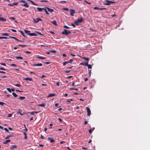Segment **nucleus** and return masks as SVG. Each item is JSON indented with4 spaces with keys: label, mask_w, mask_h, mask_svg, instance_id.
Returning <instances> with one entry per match:
<instances>
[{
    "label": "nucleus",
    "mask_w": 150,
    "mask_h": 150,
    "mask_svg": "<svg viewBox=\"0 0 150 150\" xmlns=\"http://www.w3.org/2000/svg\"><path fill=\"white\" fill-rule=\"evenodd\" d=\"M36 32L38 34H39L40 35H43L42 34H41V33L40 32H37V31H36Z\"/></svg>",
    "instance_id": "bf43d9fd"
},
{
    "label": "nucleus",
    "mask_w": 150,
    "mask_h": 150,
    "mask_svg": "<svg viewBox=\"0 0 150 150\" xmlns=\"http://www.w3.org/2000/svg\"><path fill=\"white\" fill-rule=\"evenodd\" d=\"M29 113H30V114H31V115H34V111H33V112H29Z\"/></svg>",
    "instance_id": "de8ad7c7"
},
{
    "label": "nucleus",
    "mask_w": 150,
    "mask_h": 150,
    "mask_svg": "<svg viewBox=\"0 0 150 150\" xmlns=\"http://www.w3.org/2000/svg\"><path fill=\"white\" fill-rule=\"evenodd\" d=\"M15 86L18 87H20L21 86V85L20 84H16L14 85Z\"/></svg>",
    "instance_id": "37998d69"
},
{
    "label": "nucleus",
    "mask_w": 150,
    "mask_h": 150,
    "mask_svg": "<svg viewBox=\"0 0 150 150\" xmlns=\"http://www.w3.org/2000/svg\"><path fill=\"white\" fill-rule=\"evenodd\" d=\"M6 19L3 17H0V21L4 22L6 21Z\"/></svg>",
    "instance_id": "4468645a"
},
{
    "label": "nucleus",
    "mask_w": 150,
    "mask_h": 150,
    "mask_svg": "<svg viewBox=\"0 0 150 150\" xmlns=\"http://www.w3.org/2000/svg\"><path fill=\"white\" fill-rule=\"evenodd\" d=\"M73 101V100L72 99H68L67 100V102H70L71 101Z\"/></svg>",
    "instance_id": "f704fd0d"
},
{
    "label": "nucleus",
    "mask_w": 150,
    "mask_h": 150,
    "mask_svg": "<svg viewBox=\"0 0 150 150\" xmlns=\"http://www.w3.org/2000/svg\"><path fill=\"white\" fill-rule=\"evenodd\" d=\"M24 31L25 33L28 34V33H29L30 32V31H29L28 30H24Z\"/></svg>",
    "instance_id": "c756f323"
},
{
    "label": "nucleus",
    "mask_w": 150,
    "mask_h": 150,
    "mask_svg": "<svg viewBox=\"0 0 150 150\" xmlns=\"http://www.w3.org/2000/svg\"><path fill=\"white\" fill-rule=\"evenodd\" d=\"M16 58L17 59H23L22 57L19 56H16Z\"/></svg>",
    "instance_id": "5701e85b"
},
{
    "label": "nucleus",
    "mask_w": 150,
    "mask_h": 150,
    "mask_svg": "<svg viewBox=\"0 0 150 150\" xmlns=\"http://www.w3.org/2000/svg\"><path fill=\"white\" fill-rule=\"evenodd\" d=\"M64 27L65 28L68 29L69 28V27L67 26V25H64Z\"/></svg>",
    "instance_id": "864d4df0"
},
{
    "label": "nucleus",
    "mask_w": 150,
    "mask_h": 150,
    "mask_svg": "<svg viewBox=\"0 0 150 150\" xmlns=\"http://www.w3.org/2000/svg\"><path fill=\"white\" fill-rule=\"evenodd\" d=\"M10 38H13L18 41L19 42H23L22 41H21V40H18V39H17V38H16L15 37H13V36H10L9 37Z\"/></svg>",
    "instance_id": "f8f14e48"
},
{
    "label": "nucleus",
    "mask_w": 150,
    "mask_h": 150,
    "mask_svg": "<svg viewBox=\"0 0 150 150\" xmlns=\"http://www.w3.org/2000/svg\"><path fill=\"white\" fill-rule=\"evenodd\" d=\"M48 139L50 140V142L51 143H52L55 142L54 140L52 138L48 137Z\"/></svg>",
    "instance_id": "dca6fc26"
},
{
    "label": "nucleus",
    "mask_w": 150,
    "mask_h": 150,
    "mask_svg": "<svg viewBox=\"0 0 150 150\" xmlns=\"http://www.w3.org/2000/svg\"><path fill=\"white\" fill-rule=\"evenodd\" d=\"M22 6H25L26 7H29V5H28V3H26V2L25 3H24V4Z\"/></svg>",
    "instance_id": "6ab92c4d"
},
{
    "label": "nucleus",
    "mask_w": 150,
    "mask_h": 150,
    "mask_svg": "<svg viewBox=\"0 0 150 150\" xmlns=\"http://www.w3.org/2000/svg\"><path fill=\"white\" fill-rule=\"evenodd\" d=\"M6 89L9 92L11 93V89L9 88H6Z\"/></svg>",
    "instance_id": "c9c22d12"
},
{
    "label": "nucleus",
    "mask_w": 150,
    "mask_h": 150,
    "mask_svg": "<svg viewBox=\"0 0 150 150\" xmlns=\"http://www.w3.org/2000/svg\"><path fill=\"white\" fill-rule=\"evenodd\" d=\"M88 71H89L88 72H89V75L90 76H91V70H88Z\"/></svg>",
    "instance_id": "49530a36"
},
{
    "label": "nucleus",
    "mask_w": 150,
    "mask_h": 150,
    "mask_svg": "<svg viewBox=\"0 0 150 150\" xmlns=\"http://www.w3.org/2000/svg\"><path fill=\"white\" fill-rule=\"evenodd\" d=\"M10 66L11 67H16L17 65L16 64H10Z\"/></svg>",
    "instance_id": "e433bc0d"
},
{
    "label": "nucleus",
    "mask_w": 150,
    "mask_h": 150,
    "mask_svg": "<svg viewBox=\"0 0 150 150\" xmlns=\"http://www.w3.org/2000/svg\"><path fill=\"white\" fill-rule=\"evenodd\" d=\"M47 8L46 7L45 8H43V10H45V12H46L47 11Z\"/></svg>",
    "instance_id": "a18cd8bd"
},
{
    "label": "nucleus",
    "mask_w": 150,
    "mask_h": 150,
    "mask_svg": "<svg viewBox=\"0 0 150 150\" xmlns=\"http://www.w3.org/2000/svg\"><path fill=\"white\" fill-rule=\"evenodd\" d=\"M88 63L87 62H81L80 63V64L82 65L87 66H88Z\"/></svg>",
    "instance_id": "9d476101"
},
{
    "label": "nucleus",
    "mask_w": 150,
    "mask_h": 150,
    "mask_svg": "<svg viewBox=\"0 0 150 150\" xmlns=\"http://www.w3.org/2000/svg\"><path fill=\"white\" fill-rule=\"evenodd\" d=\"M23 133L25 135L24 139H26L27 138V134H26V133L25 132H23Z\"/></svg>",
    "instance_id": "a878e982"
},
{
    "label": "nucleus",
    "mask_w": 150,
    "mask_h": 150,
    "mask_svg": "<svg viewBox=\"0 0 150 150\" xmlns=\"http://www.w3.org/2000/svg\"><path fill=\"white\" fill-rule=\"evenodd\" d=\"M39 106L42 107H44L45 106V105L44 104H39L38 105Z\"/></svg>",
    "instance_id": "bb28decb"
},
{
    "label": "nucleus",
    "mask_w": 150,
    "mask_h": 150,
    "mask_svg": "<svg viewBox=\"0 0 150 150\" xmlns=\"http://www.w3.org/2000/svg\"><path fill=\"white\" fill-rule=\"evenodd\" d=\"M87 66L88 67V69H91L92 68V66H91L90 65V64H88V66Z\"/></svg>",
    "instance_id": "7c9ffc66"
},
{
    "label": "nucleus",
    "mask_w": 150,
    "mask_h": 150,
    "mask_svg": "<svg viewBox=\"0 0 150 150\" xmlns=\"http://www.w3.org/2000/svg\"><path fill=\"white\" fill-rule=\"evenodd\" d=\"M45 77V76L44 75H42L40 77V78H43L44 77Z\"/></svg>",
    "instance_id": "0e129e2a"
},
{
    "label": "nucleus",
    "mask_w": 150,
    "mask_h": 150,
    "mask_svg": "<svg viewBox=\"0 0 150 150\" xmlns=\"http://www.w3.org/2000/svg\"><path fill=\"white\" fill-rule=\"evenodd\" d=\"M5 103H4L3 102H0V105H3Z\"/></svg>",
    "instance_id": "ea45409f"
},
{
    "label": "nucleus",
    "mask_w": 150,
    "mask_h": 150,
    "mask_svg": "<svg viewBox=\"0 0 150 150\" xmlns=\"http://www.w3.org/2000/svg\"><path fill=\"white\" fill-rule=\"evenodd\" d=\"M25 98V97L24 96H20L19 98V99L21 100Z\"/></svg>",
    "instance_id": "2f4dec72"
},
{
    "label": "nucleus",
    "mask_w": 150,
    "mask_h": 150,
    "mask_svg": "<svg viewBox=\"0 0 150 150\" xmlns=\"http://www.w3.org/2000/svg\"><path fill=\"white\" fill-rule=\"evenodd\" d=\"M100 9V10H103L106 9V8H100V9Z\"/></svg>",
    "instance_id": "13d9d810"
},
{
    "label": "nucleus",
    "mask_w": 150,
    "mask_h": 150,
    "mask_svg": "<svg viewBox=\"0 0 150 150\" xmlns=\"http://www.w3.org/2000/svg\"><path fill=\"white\" fill-rule=\"evenodd\" d=\"M10 141H11L10 140H9V139L7 140H5L4 142H3V144H6L10 142Z\"/></svg>",
    "instance_id": "a211bd4d"
},
{
    "label": "nucleus",
    "mask_w": 150,
    "mask_h": 150,
    "mask_svg": "<svg viewBox=\"0 0 150 150\" xmlns=\"http://www.w3.org/2000/svg\"><path fill=\"white\" fill-rule=\"evenodd\" d=\"M52 23L56 25H57V22L56 21H53L52 22Z\"/></svg>",
    "instance_id": "393cba45"
},
{
    "label": "nucleus",
    "mask_w": 150,
    "mask_h": 150,
    "mask_svg": "<svg viewBox=\"0 0 150 150\" xmlns=\"http://www.w3.org/2000/svg\"><path fill=\"white\" fill-rule=\"evenodd\" d=\"M12 137V135H7V136H6L5 138V139H8L10 137Z\"/></svg>",
    "instance_id": "c85d7f7f"
},
{
    "label": "nucleus",
    "mask_w": 150,
    "mask_h": 150,
    "mask_svg": "<svg viewBox=\"0 0 150 150\" xmlns=\"http://www.w3.org/2000/svg\"><path fill=\"white\" fill-rule=\"evenodd\" d=\"M56 85L58 86H59V82H58V81L57 82H56Z\"/></svg>",
    "instance_id": "3c124183"
},
{
    "label": "nucleus",
    "mask_w": 150,
    "mask_h": 150,
    "mask_svg": "<svg viewBox=\"0 0 150 150\" xmlns=\"http://www.w3.org/2000/svg\"><path fill=\"white\" fill-rule=\"evenodd\" d=\"M28 35L30 36H36L37 35L35 33H28Z\"/></svg>",
    "instance_id": "1a4fd4ad"
},
{
    "label": "nucleus",
    "mask_w": 150,
    "mask_h": 150,
    "mask_svg": "<svg viewBox=\"0 0 150 150\" xmlns=\"http://www.w3.org/2000/svg\"><path fill=\"white\" fill-rule=\"evenodd\" d=\"M70 15L72 16H74V13H75V11L73 9H70Z\"/></svg>",
    "instance_id": "423d86ee"
},
{
    "label": "nucleus",
    "mask_w": 150,
    "mask_h": 150,
    "mask_svg": "<svg viewBox=\"0 0 150 150\" xmlns=\"http://www.w3.org/2000/svg\"><path fill=\"white\" fill-rule=\"evenodd\" d=\"M33 21L35 23H37L39 21H42V20L40 18H37L36 19L34 18Z\"/></svg>",
    "instance_id": "20e7f679"
},
{
    "label": "nucleus",
    "mask_w": 150,
    "mask_h": 150,
    "mask_svg": "<svg viewBox=\"0 0 150 150\" xmlns=\"http://www.w3.org/2000/svg\"><path fill=\"white\" fill-rule=\"evenodd\" d=\"M12 114H9L8 116V117H11L12 116Z\"/></svg>",
    "instance_id": "052dcab7"
},
{
    "label": "nucleus",
    "mask_w": 150,
    "mask_h": 150,
    "mask_svg": "<svg viewBox=\"0 0 150 150\" xmlns=\"http://www.w3.org/2000/svg\"><path fill=\"white\" fill-rule=\"evenodd\" d=\"M69 90H77V89L74 88H70Z\"/></svg>",
    "instance_id": "603ef678"
},
{
    "label": "nucleus",
    "mask_w": 150,
    "mask_h": 150,
    "mask_svg": "<svg viewBox=\"0 0 150 150\" xmlns=\"http://www.w3.org/2000/svg\"><path fill=\"white\" fill-rule=\"evenodd\" d=\"M18 45L19 46H26V45H20V44H19Z\"/></svg>",
    "instance_id": "6e6d98bb"
},
{
    "label": "nucleus",
    "mask_w": 150,
    "mask_h": 150,
    "mask_svg": "<svg viewBox=\"0 0 150 150\" xmlns=\"http://www.w3.org/2000/svg\"><path fill=\"white\" fill-rule=\"evenodd\" d=\"M8 38L5 37H0V39H8Z\"/></svg>",
    "instance_id": "473e14b6"
},
{
    "label": "nucleus",
    "mask_w": 150,
    "mask_h": 150,
    "mask_svg": "<svg viewBox=\"0 0 150 150\" xmlns=\"http://www.w3.org/2000/svg\"><path fill=\"white\" fill-rule=\"evenodd\" d=\"M71 25L72 26H73L74 27H75V24H74V23H72L71 24Z\"/></svg>",
    "instance_id": "774afa93"
},
{
    "label": "nucleus",
    "mask_w": 150,
    "mask_h": 150,
    "mask_svg": "<svg viewBox=\"0 0 150 150\" xmlns=\"http://www.w3.org/2000/svg\"><path fill=\"white\" fill-rule=\"evenodd\" d=\"M19 32H20L23 35V37H25V35L23 33V32L22 30H19Z\"/></svg>",
    "instance_id": "b1692460"
},
{
    "label": "nucleus",
    "mask_w": 150,
    "mask_h": 150,
    "mask_svg": "<svg viewBox=\"0 0 150 150\" xmlns=\"http://www.w3.org/2000/svg\"><path fill=\"white\" fill-rule=\"evenodd\" d=\"M11 31H12V32H16V30H14V29H12L11 30Z\"/></svg>",
    "instance_id": "4d7b16f0"
},
{
    "label": "nucleus",
    "mask_w": 150,
    "mask_h": 150,
    "mask_svg": "<svg viewBox=\"0 0 150 150\" xmlns=\"http://www.w3.org/2000/svg\"><path fill=\"white\" fill-rule=\"evenodd\" d=\"M48 11L50 12V13H52L53 11H54V10L52 9H51V8H48V7H46Z\"/></svg>",
    "instance_id": "2eb2a0df"
},
{
    "label": "nucleus",
    "mask_w": 150,
    "mask_h": 150,
    "mask_svg": "<svg viewBox=\"0 0 150 150\" xmlns=\"http://www.w3.org/2000/svg\"><path fill=\"white\" fill-rule=\"evenodd\" d=\"M19 2H23V3H25L26 1H24V0H21Z\"/></svg>",
    "instance_id": "09e8293b"
},
{
    "label": "nucleus",
    "mask_w": 150,
    "mask_h": 150,
    "mask_svg": "<svg viewBox=\"0 0 150 150\" xmlns=\"http://www.w3.org/2000/svg\"><path fill=\"white\" fill-rule=\"evenodd\" d=\"M67 63H68V62H66V61L64 62L63 63V66H64Z\"/></svg>",
    "instance_id": "58836bf2"
},
{
    "label": "nucleus",
    "mask_w": 150,
    "mask_h": 150,
    "mask_svg": "<svg viewBox=\"0 0 150 150\" xmlns=\"http://www.w3.org/2000/svg\"><path fill=\"white\" fill-rule=\"evenodd\" d=\"M70 33L71 32L70 31H68L66 29H64V31L62 32V34L63 35H66Z\"/></svg>",
    "instance_id": "f03ea898"
},
{
    "label": "nucleus",
    "mask_w": 150,
    "mask_h": 150,
    "mask_svg": "<svg viewBox=\"0 0 150 150\" xmlns=\"http://www.w3.org/2000/svg\"><path fill=\"white\" fill-rule=\"evenodd\" d=\"M83 18H81L78 19L77 21H74V23L76 25H78L80 23H81L83 21Z\"/></svg>",
    "instance_id": "f257e3e1"
},
{
    "label": "nucleus",
    "mask_w": 150,
    "mask_h": 150,
    "mask_svg": "<svg viewBox=\"0 0 150 150\" xmlns=\"http://www.w3.org/2000/svg\"><path fill=\"white\" fill-rule=\"evenodd\" d=\"M25 52L26 53H29V54L31 53V52L28 51H25Z\"/></svg>",
    "instance_id": "5fc2aeb1"
},
{
    "label": "nucleus",
    "mask_w": 150,
    "mask_h": 150,
    "mask_svg": "<svg viewBox=\"0 0 150 150\" xmlns=\"http://www.w3.org/2000/svg\"><path fill=\"white\" fill-rule=\"evenodd\" d=\"M62 55L63 57H66L67 56L66 54L65 53L63 54Z\"/></svg>",
    "instance_id": "69168bd1"
},
{
    "label": "nucleus",
    "mask_w": 150,
    "mask_h": 150,
    "mask_svg": "<svg viewBox=\"0 0 150 150\" xmlns=\"http://www.w3.org/2000/svg\"><path fill=\"white\" fill-rule=\"evenodd\" d=\"M86 108V110H87V115L88 116H89L91 115V110H90V109L88 107H87Z\"/></svg>",
    "instance_id": "39448f33"
},
{
    "label": "nucleus",
    "mask_w": 150,
    "mask_h": 150,
    "mask_svg": "<svg viewBox=\"0 0 150 150\" xmlns=\"http://www.w3.org/2000/svg\"><path fill=\"white\" fill-rule=\"evenodd\" d=\"M1 34V35L3 36H8V34L6 33H2Z\"/></svg>",
    "instance_id": "4be33fe9"
},
{
    "label": "nucleus",
    "mask_w": 150,
    "mask_h": 150,
    "mask_svg": "<svg viewBox=\"0 0 150 150\" xmlns=\"http://www.w3.org/2000/svg\"><path fill=\"white\" fill-rule=\"evenodd\" d=\"M93 9H94V10H100V8H99L98 7H97V6H96V7H95Z\"/></svg>",
    "instance_id": "72a5a7b5"
},
{
    "label": "nucleus",
    "mask_w": 150,
    "mask_h": 150,
    "mask_svg": "<svg viewBox=\"0 0 150 150\" xmlns=\"http://www.w3.org/2000/svg\"><path fill=\"white\" fill-rule=\"evenodd\" d=\"M89 132L91 134L92 133V131L91 129H90L89 130Z\"/></svg>",
    "instance_id": "e2e57ef3"
},
{
    "label": "nucleus",
    "mask_w": 150,
    "mask_h": 150,
    "mask_svg": "<svg viewBox=\"0 0 150 150\" xmlns=\"http://www.w3.org/2000/svg\"><path fill=\"white\" fill-rule=\"evenodd\" d=\"M33 66H42V64L41 63H39L37 64H33L32 65Z\"/></svg>",
    "instance_id": "0eeeda50"
},
{
    "label": "nucleus",
    "mask_w": 150,
    "mask_h": 150,
    "mask_svg": "<svg viewBox=\"0 0 150 150\" xmlns=\"http://www.w3.org/2000/svg\"><path fill=\"white\" fill-rule=\"evenodd\" d=\"M12 94L15 97H16L18 96L14 92L12 93Z\"/></svg>",
    "instance_id": "cd10ccee"
},
{
    "label": "nucleus",
    "mask_w": 150,
    "mask_h": 150,
    "mask_svg": "<svg viewBox=\"0 0 150 150\" xmlns=\"http://www.w3.org/2000/svg\"><path fill=\"white\" fill-rule=\"evenodd\" d=\"M41 85L42 86H46L47 85L45 84H42Z\"/></svg>",
    "instance_id": "338daca9"
},
{
    "label": "nucleus",
    "mask_w": 150,
    "mask_h": 150,
    "mask_svg": "<svg viewBox=\"0 0 150 150\" xmlns=\"http://www.w3.org/2000/svg\"><path fill=\"white\" fill-rule=\"evenodd\" d=\"M73 61V60L72 59H70L69 61L67 62L68 63H71Z\"/></svg>",
    "instance_id": "79ce46f5"
},
{
    "label": "nucleus",
    "mask_w": 150,
    "mask_h": 150,
    "mask_svg": "<svg viewBox=\"0 0 150 150\" xmlns=\"http://www.w3.org/2000/svg\"><path fill=\"white\" fill-rule=\"evenodd\" d=\"M36 57L37 58L40 59H46L45 57H42L40 56L39 55H37L36 56Z\"/></svg>",
    "instance_id": "f3484780"
},
{
    "label": "nucleus",
    "mask_w": 150,
    "mask_h": 150,
    "mask_svg": "<svg viewBox=\"0 0 150 150\" xmlns=\"http://www.w3.org/2000/svg\"><path fill=\"white\" fill-rule=\"evenodd\" d=\"M106 1L107 2V3H104V5H110L111 3H114V2L109 1L108 0H106Z\"/></svg>",
    "instance_id": "7ed1b4c3"
},
{
    "label": "nucleus",
    "mask_w": 150,
    "mask_h": 150,
    "mask_svg": "<svg viewBox=\"0 0 150 150\" xmlns=\"http://www.w3.org/2000/svg\"><path fill=\"white\" fill-rule=\"evenodd\" d=\"M4 130L6 132H8V130L6 128H5Z\"/></svg>",
    "instance_id": "8fccbe9b"
},
{
    "label": "nucleus",
    "mask_w": 150,
    "mask_h": 150,
    "mask_svg": "<svg viewBox=\"0 0 150 150\" xmlns=\"http://www.w3.org/2000/svg\"><path fill=\"white\" fill-rule=\"evenodd\" d=\"M40 1L41 2H48V1H47V0H41Z\"/></svg>",
    "instance_id": "c03bdc74"
},
{
    "label": "nucleus",
    "mask_w": 150,
    "mask_h": 150,
    "mask_svg": "<svg viewBox=\"0 0 150 150\" xmlns=\"http://www.w3.org/2000/svg\"><path fill=\"white\" fill-rule=\"evenodd\" d=\"M37 10L39 12H42L43 10V8H39V7H38L37 8Z\"/></svg>",
    "instance_id": "ddd939ff"
},
{
    "label": "nucleus",
    "mask_w": 150,
    "mask_h": 150,
    "mask_svg": "<svg viewBox=\"0 0 150 150\" xmlns=\"http://www.w3.org/2000/svg\"><path fill=\"white\" fill-rule=\"evenodd\" d=\"M23 80L25 81H32L33 79L31 78H25L23 79Z\"/></svg>",
    "instance_id": "9b49d317"
},
{
    "label": "nucleus",
    "mask_w": 150,
    "mask_h": 150,
    "mask_svg": "<svg viewBox=\"0 0 150 150\" xmlns=\"http://www.w3.org/2000/svg\"><path fill=\"white\" fill-rule=\"evenodd\" d=\"M18 2L13 3L12 4H8V5L12 6H13L17 5L18 4Z\"/></svg>",
    "instance_id": "6e6552de"
},
{
    "label": "nucleus",
    "mask_w": 150,
    "mask_h": 150,
    "mask_svg": "<svg viewBox=\"0 0 150 150\" xmlns=\"http://www.w3.org/2000/svg\"><path fill=\"white\" fill-rule=\"evenodd\" d=\"M55 95V94L54 93L50 94L48 95L47 96V97L48 98V97H52V96H54Z\"/></svg>",
    "instance_id": "aec40b11"
},
{
    "label": "nucleus",
    "mask_w": 150,
    "mask_h": 150,
    "mask_svg": "<svg viewBox=\"0 0 150 150\" xmlns=\"http://www.w3.org/2000/svg\"><path fill=\"white\" fill-rule=\"evenodd\" d=\"M83 58L86 60V61H88L89 60V58H86L85 57H83Z\"/></svg>",
    "instance_id": "a19ab883"
},
{
    "label": "nucleus",
    "mask_w": 150,
    "mask_h": 150,
    "mask_svg": "<svg viewBox=\"0 0 150 150\" xmlns=\"http://www.w3.org/2000/svg\"><path fill=\"white\" fill-rule=\"evenodd\" d=\"M66 2H67V1H61L60 2V3H62V2L66 3Z\"/></svg>",
    "instance_id": "680f3d73"
},
{
    "label": "nucleus",
    "mask_w": 150,
    "mask_h": 150,
    "mask_svg": "<svg viewBox=\"0 0 150 150\" xmlns=\"http://www.w3.org/2000/svg\"><path fill=\"white\" fill-rule=\"evenodd\" d=\"M16 147V145H12L11 146V149H12L14 148H15Z\"/></svg>",
    "instance_id": "4c0bfd02"
},
{
    "label": "nucleus",
    "mask_w": 150,
    "mask_h": 150,
    "mask_svg": "<svg viewBox=\"0 0 150 150\" xmlns=\"http://www.w3.org/2000/svg\"><path fill=\"white\" fill-rule=\"evenodd\" d=\"M28 1H30V2H31V3H32V4L33 5H35V6H38V5L37 4H36L35 3V2L33 1H32L30 0H28Z\"/></svg>",
    "instance_id": "412c9836"
}]
</instances>
